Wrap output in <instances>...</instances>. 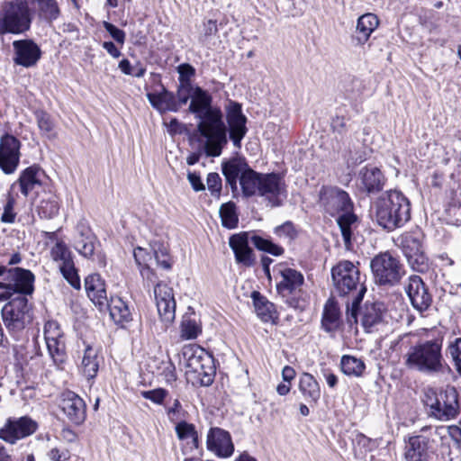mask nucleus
Returning <instances> with one entry per match:
<instances>
[{
	"label": "nucleus",
	"instance_id": "56",
	"mask_svg": "<svg viewBox=\"0 0 461 461\" xmlns=\"http://www.w3.org/2000/svg\"><path fill=\"white\" fill-rule=\"evenodd\" d=\"M50 254L53 260L60 261L61 263L72 258L70 251L63 241H57L52 247Z\"/></svg>",
	"mask_w": 461,
	"mask_h": 461
},
{
	"label": "nucleus",
	"instance_id": "14",
	"mask_svg": "<svg viewBox=\"0 0 461 461\" xmlns=\"http://www.w3.org/2000/svg\"><path fill=\"white\" fill-rule=\"evenodd\" d=\"M226 121L229 127V137L233 146L240 149L241 141L248 132L247 117L242 112L241 104L229 100L225 106Z\"/></svg>",
	"mask_w": 461,
	"mask_h": 461
},
{
	"label": "nucleus",
	"instance_id": "38",
	"mask_svg": "<svg viewBox=\"0 0 461 461\" xmlns=\"http://www.w3.org/2000/svg\"><path fill=\"white\" fill-rule=\"evenodd\" d=\"M340 368L346 375L359 377L364 374L366 365L360 358L344 355L340 360Z\"/></svg>",
	"mask_w": 461,
	"mask_h": 461
},
{
	"label": "nucleus",
	"instance_id": "21",
	"mask_svg": "<svg viewBox=\"0 0 461 461\" xmlns=\"http://www.w3.org/2000/svg\"><path fill=\"white\" fill-rule=\"evenodd\" d=\"M14 56V62L16 65L32 68L34 67L41 57L40 47L32 40H18L13 42Z\"/></svg>",
	"mask_w": 461,
	"mask_h": 461
},
{
	"label": "nucleus",
	"instance_id": "46",
	"mask_svg": "<svg viewBox=\"0 0 461 461\" xmlns=\"http://www.w3.org/2000/svg\"><path fill=\"white\" fill-rule=\"evenodd\" d=\"M399 240L402 250L406 258L422 250L420 238L413 233H404Z\"/></svg>",
	"mask_w": 461,
	"mask_h": 461
},
{
	"label": "nucleus",
	"instance_id": "59",
	"mask_svg": "<svg viewBox=\"0 0 461 461\" xmlns=\"http://www.w3.org/2000/svg\"><path fill=\"white\" fill-rule=\"evenodd\" d=\"M162 366L158 369H161L159 375H161L166 383L171 384L176 380V373L175 365L168 359L167 361L161 362Z\"/></svg>",
	"mask_w": 461,
	"mask_h": 461
},
{
	"label": "nucleus",
	"instance_id": "51",
	"mask_svg": "<svg viewBox=\"0 0 461 461\" xmlns=\"http://www.w3.org/2000/svg\"><path fill=\"white\" fill-rule=\"evenodd\" d=\"M165 411L168 420L172 423L185 420L187 414L178 399H175L171 404L165 406Z\"/></svg>",
	"mask_w": 461,
	"mask_h": 461
},
{
	"label": "nucleus",
	"instance_id": "35",
	"mask_svg": "<svg viewBox=\"0 0 461 461\" xmlns=\"http://www.w3.org/2000/svg\"><path fill=\"white\" fill-rule=\"evenodd\" d=\"M247 168H249V165L240 159H232L222 163V174L232 191L237 190V179H240L242 172Z\"/></svg>",
	"mask_w": 461,
	"mask_h": 461
},
{
	"label": "nucleus",
	"instance_id": "61",
	"mask_svg": "<svg viewBox=\"0 0 461 461\" xmlns=\"http://www.w3.org/2000/svg\"><path fill=\"white\" fill-rule=\"evenodd\" d=\"M447 351L455 361L457 371L461 374V338L456 339L454 343L450 344Z\"/></svg>",
	"mask_w": 461,
	"mask_h": 461
},
{
	"label": "nucleus",
	"instance_id": "54",
	"mask_svg": "<svg viewBox=\"0 0 461 461\" xmlns=\"http://www.w3.org/2000/svg\"><path fill=\"white\" fill-rule=\"evenodd\" d=\"M218 33V26L216 20H207L203 22L199 41L203 44H208L212 36Z\"/></svg>",
	"mask_w": 461,
	"mask_h": 461
},
{
	"label": "nucleus",
	"instance_id": "63",
	"mask_svg": "<svg viewBox=\"0 0 461 461\" xmlns=\"http://www.w3.org/2000/svg\"><path fill=\"white\" fill-rule=\"evenodd\" d=\"M140 275L143 278V285L145 287L149 288L151 285L155 286L157 283H160L154 270L148 266H144L140 269Z\"/></svg>",
	"mask_w": 461,
	"mask_h": 461
},
{
	"label": "nucleus",
	"instance_id": "40",
	"mask_svg": "<svg viewBox=\"0 0 461 461\" xmlns=\"http://www.w3.org/2000/svg\"><path fill=\"white\" fill-rule=\"evenodd\" d=\"M175 424V430L178 439H191L194 447L197 448L199 447V438L195 426L192 423L186 422L185 420H180Z\"/></svg>",
	"mask_w": 461,
	"mask_h": 461
},
{
	"label": "nucleus",
	"instance_id": "26",
	"mask_svg": "<svg viewBox=\"0 0 461 461\" xmlns=\"http://www.w3.org/2000/svg\"><path fill=\"white\" fill-rule=\"evenodd\" d=\"M44 171L37 166H32L24 169L18 179L20 191L24 196L32 192H36L43 185Z\"/></svg>",
	"mask_w": 461,
	"mask_h": 461
},
{
	"label": "nucleus",
	"instance_id": "8",
	"mask_svg": "<svg viewBox=\"0 0 461 461\" xmlns=\"http://www.w3.org/2000/svg\"><path fill=\"white\" fill-rule=\"evenodd\" d=\"M370 267L375 282L380 285L393 286L404 275L402 264L388 251L375 256L370 262Z\"/></svg>",
	"mask_w": 461,
	"mask_h": 461
},
{
	"label": "nucleus",
	"instance_id": "10",
	"mask_svg": "<svg viewBox=\"0 0 461 461\" xmlns=\"http://www.w3.org/2000/svg\"><path fill=\"white\" fill-rule=\"evenodd\" d=\"M8 283L0 282V298L10 299L14 295L25 296L34 290V275L28 269L14 267L7 269Z\"/></svg>",
	"mask_w": 461,
	"mask_h": 461
},
{
	"label": "nucleus",
	"instance_id": "30",
	"mask_svg": "<svg viewBox=\"0 0 461 461\" xmlns=\"http://www.w3.org/2000/svg\"><path fill=\"white\" fill-rule=\"evenodd\" d=\"M162 89L158 93H148L147 98L151 105L158 110L160 113L167 111L177 112L179 105L176 98L172 92L167 91L163 86Z\"/></svg>",
	"mask_w": 461,
	"mask_h": 461
},
{
	"label": "nucleus",
	"instance_id": "42",
	"mask_svg": "<svg viewBox=\"0 0 461 461\" xmlns=\"http://www.w3.org/2000/svg\"><path fill=\"white\" fill-rule=\"evenodd\" d=\"M59 211V199L55 194H50L47 198L41 200L38 205V213L41 218L52 219Z\"/></svg>",
	"mask_w": 461,
	"mask_h": 461
},
{
	"label": "nucleus",
	"instance_id": "29",
	"mask_svg": "<svg viewBox=\"0 0 461 461\" xmlns=\"http://www.w3.org/2000/svg\"><path fill=\"white\" fill-rule=\"evenodd\" d=\"M384 305L381 303H366L360 312L361 324L366 332L383 322Z\"/></svg>",
	"mask_w": 461,
	"mask_h": 461
},
{
	"label": "nucleus",
	"instance_id": "20",
	"mask_svg": "<svg viewBox=\"0 0 461 461\" xmlns=\"http://www.w3.org/2000/svg\"><path fill=\"white\" fill-rule=\"evenodd\" d=\"M59 407L68 420L75 424H82L86 417V406L84 400L74 392L63 393Z\"/></svg>",
	"mask_w": 461,
	"mask_h": 461
},
{
	"label": "nucleus",
	"instance_id": "31",
	"mask_svg": "<svg viewBox=\"0 0 461 461\" xmlns=\"http://www.w3.org/2000/svg\"><path fill=\"white\" fill-rule=\"evenodd\" d=\"M428 439L423 436H413L409 438L405 451L406 461H428Z\"/></svg>",
	"mask_w": 461,
	"mask_h": 461
},
{
	"label": "nucleus",
	"instance_id": "17",
	"mask_svg": "<svg viewBox=\"0 0 461 461\" xmlns=\"http://www.w3.org/2000/svg\"><path fill=\"white\" fill-rule=\"evenodd\" d=\"M154 297L161 321L166 324L171 323L176 316L173 289L165 283H157L154 286Z\"/></svg>",
	"mask_w": 461,
	"mask_h": 461
},
{
	"label": "nucleus",
	"instance_id": "1",
	"mask_svg": "<svg viewBox=\"0 0 461 461\" xmlns=\"http://www.w3.org/2000/svg\"><path fill=\"white\" fill-rule=\"evenodd\" d=\"M211 95L196 86L193 90L189 112L199 119L197 131L206 140L204 150L208 157H219L228 143L227 128L219 107L212 105Z\"/></svg>",
	"mask_w": 461,
	"mask_h": 461
},
{
	"label": "nucleus",
	"instance_id": "50",
	"mask_svg": "<svg viewBox=\"0 0 461 461\" xmlns=\"http://www.w3.org/2000/svg\"><path fill=\"white\" fill-rule=\"evenodd\" d=\"M251 243L261 251L267 252L273 256H281L284 253V249L275 243H273L270 240L264 239L258 235H253L250 238Z\"/></svg>",
	"mask_w": 461,
	"mask_h": 461
},
{
	"label": "nucleus",
	"instance_id": "37",
	"mask_svg": "<svg viewBox=\"0 0 461 461\" xmlns=\"http://www.w3.org/2000/svg\"><path fill=\"white\" fill-rule=\"evenodd\" d=\"M105 307L109 309L111 318L116 323L129 322L131 320L128 305L119 297H112Z\"/></svg>",
	"mask_w": 461,
	"mask_h": 461
},
{
	"label": "nucleus",
	"instance_id": "24",
	"mask_svg": "<svg viewBox=\"0 0 461 461\" xmlns=\"http://www.w3.org/2000/svg\"><path fill=\"white\" fill-rule=\"evenodd\" d=\"M358 180L360 188L372 194L383 189L385 178L377 167L368 165L359 170Z\"/></svg>",
	"mask_w": 461,
	"mask_h": 461
},
{
	"label": "nucleus",
	"instance_id": "36",
	"mask_svg": "<svg viewBox=\"0 0 461 461\" xmlns=\"http://www.w3.org/2000/svg\"><path fill=\"white\" fill-rule=\"evenodd\" d=\"M337 217V222L340 229L345 246L348 249L351 245L352 230L357 223V217L353 212V210H346Z\"/></svg>",
	"mask_w": 461,
	"mask_h": 461
},
{
	"label": "nucleus",
	"instance_id": "12",
	"mask_svg": "<svg viewBox=\"0 0 461 461\" xmlns=\"http://www.w3.org/2000/svg\"><path fill=\"white\" fill-rule=\"evenodd\" d=\"M319 203L324 212L332 217L346 210H353L348 194L336 186H322L319 194Z\"/></svg>",
	"mask_w": 461,
	"mask_h": 461
},
{
	"label": "nucleus",
	"instance_id": "57",
	"mask_svg": "<svg viewBox=\"0 0 461 461\" xmlns=\"http://www.w3.org/2000/svg\"><path fill=\"white\" fill-rule=\"evenodd\" d=\"M207 186L212 195L219 198L221 191V178L218 173H209L207 176Z\"/></svg>",
	"mask_w": 461,
	"mask_h": 461
},
{
	"label": "nucleus",
	"instance_id": "53",
	"mask_svg": "<svg viewBox=\"0 0 461 461\" xmlns=\"http://www.w3.org/2000/svg\"><path fill=\"white\" fill-rule=\"evenodd\" d=\"M411 267L417 272L424 273L429 269V261L423 249L406 258Z\"/></svg>",
	"mask_w": 461,
	"mask_h": 461
},
{
	"label": "nucleus",
	"instance_id": "7",
	"mask_svg": "<svg viewBox=\"0 0 461 461\" xmlns=\"http://www.w3.org/2000/svg\"><path fill=\"white\" fill-rule=\"evenodd\" d=\"M182 356L185 366L203 386H209L213 382L215 366L211 354L196 345H185L182 348Z\"/></svg>",
	"mask_w": 461,
	"mask_h": 461
},
{
	"label": "nucleus",
	"instance_id": "52",
	"mask_svg": "<svg viewBox=\"0 0 461 461\" xmlns=\"http://www.w3.org/2000/svg\"><path fill=\"white\" fill-rule=\"evenodd\" d=\"M440 429H444V426L423 427L420 429V434L418 436H423L426 439H428L429 449L431 448L433 445L437 444L438 441L443 444V441L446 439V435H438Z\"/></svg>",
	"mask_w": 461,
	"mask_h": 461
},
{
	"label": "nucleus",
	"instance_id": "3",
	"mask_svg": "<svg viewBox=\"0 0 461 461\" xmlns=\"http://www.w3.org/2000/svg\"><path fill=\"white\" fill-rule=\"evenodd\" d=\"M242 194L263 197L271 207H279L286 197L285 184L276 173H258L249 167L240 177Z\"/></svg>",
	"mask_w": 461,
	"mask_h": 461
},
{
	"label": "nucleus",
	"instance_id": "13",
	"mask_svg": "<svg viewBox=\"0 0 461 461\" xmlns=\"http://www.w3.org/2000/svg\"><path fill=\"white\" fill-rule=\"evenodd\" d=\"M44 339L53 363L61 367L67 360L66 342L60 325L56 321H48L45 323Z\"/></svg>",
	"mask_w": 461,
	"mask_h": 461
},
{
	"label": "nucleus",
	"instance_id": "44",
	"mask_svg": "<svg viewBox=\"0 0 461 461\" xmlns=\"http://www.w3.org/2000/svg\"><path fill=\"white\" fill-rule=\"evenodd\" d=\"M35 117L41 135L48 139H55L57 132L51 116L44 111H37Z\"/></svg>",
	"mask_w": 461,
	"mask_h": 461
},
{
	"label": "nucleus",
	"instance_id": "6",
	"mask_svg": "<svg viewBox=\"0 0 461 461\" xmlns=\"http://www.w3.org/2000/svg\"><path fill=\"white\" fill-rule=\"evenodd\" d=\"M422 402L429 417L440 421L453 420L460 411L458 393L453 386L438 392L429 388L424 393Z\"/></svg>",
	"mask_w": 461,
	"mask_h": 461
},
{
	"label": "nucleus",
	"instance_id": "62",
	"mask_svg": "<svg viewBox=\"0 0 461 461\" xmlns=\"http://www.w3.org/2000/svg\"><path fill=\"white\" fill-rule=\"evenodd\" d=\"M438 435H446V438L449 437L458 446L461 444V429L456 425L444 426V429L438 430Z\"/></svg>",
	"mask_w": 461,
	"mask_h": 461
},
{
	"label": "nucleus",
	"instance_id": "27",
	"mask_svg": "<svg viewBox=\"0 0 461 461\" xmlns=\"http://www.w3.org/2000/svg\"><path fill=\"white\" fill-rule=\"evenodd\" d=\"M85 287L88 298L102 310L108 305L107 293L104 279L98 274L89 275L85 279Z\"/></svg>",
	"mask_w": 461,
	"mask_h": 461
},
{
	"label": "nucleus",
	"instance_id": "22",
	"mask_svg": "<svg viewBox=\"0 0 461 461\" xmlns=\"http://www.w3.org/2000/svg\"><path fill=\"white\" fill-rule=\"evenodd\" d=\"M229 246L234 253L237 264L245 267H251L255 265L256 258L253 249L249 247L248 232H240L230 236Z\"/></svg>",
	"mask_w": 461,
	"mask_h": 461
},
{
	"label": "nucleus",
	"instance_id": "64",
	"mask_svg": "<svg viewBox=\"0 0 461 461\" xmlns=\"http://www.w3.org/2000/svg\"><path fill=\"white\" fill-rule=\"evenodd\" d=\"M275 233L280 237L285 236L294 240L297 236L296 230L292 221H286L275 229Z\"/></svg>",
	"mask_w": 461,
	"mask_h": 461
},
{
	"label": "nucleus",
	"instance_id": "2",
	"mask_svg": "<svg viewBox=\"0 0 461 461\" xmlns=\"http://www.w3.org/2000/svg\"><path fill=\"white\" fill-rule=\"evenodd\" d=\"M331 278L339 295L352 296L351 303H347V321L350 326L357 323L358 305L366 292V288L361 282L358 267L350 261H341L332 267Z\"/></svg>",
	"mask_w": 461,
	"mask_h": 461
},
{
	"label": "nucleus",
	"instance_id": "39",
	"mask_svg": "<svg viewBox=\"0 0 461 461\" xmlns=\"http://www.w3.org/2000/svg\"><path fill=\"white\" fill-rule=\"evenodd\" d=\"M37 4L39 16L48 22L56 20L60 10L56 0H33Z\"/></svg>",
	"mask_w": 461,
	"mask_h": 461
},
{
	"label": "nucleus",
	"instance_id": "25",
	"mask_svg": "<svg viewBox=\"0 0 461 461\" xmlns=\"http://www.w3.org/2000/svg\"><path fill=\"white\" fill-rule=\"evenodd\" d=\"M77 234L74 240L76 250L86 258H90L95 253V237L89 226L84 221H80L77 225Z\"/></svg>",
	"mask_w": 461,
	"mask_h": 461
},
{
	"label": "nucleus",
	"instance_id": "48",
	"mask_svg": "<svg viewBox=\"0 0 461 461\" xmlns=\"http://www.w3.org/2000/svg\"><path fill=\"white\" fill-rule=\"evenodd\" d=\"M60 272L63 277L68 282V284L75 289H80V278L77 274V270L75 267L73 259L67 260L59 265Z\"/></svg>",
	"mask_w": 461,
	"mask_h": 461
},
{
	"label": "nucleus",
	"instance_id": "49",
	"mask_svg": "<svg viewBox=\"0 0 461 461\" xmlns=\"http://www.w3.org/2000/svg\"><path fill=\"white\" fill-rule=\"evenodd\" d=\"M251 243L261 251L267 252L273 256H281L284 253V249L275 243H273L270 240L264 239L258 235H253L250 238Z\"/></svg>",
	"mask_w": 461,
	"mask_h": 461
},
{
	"label": "nucleus",
	"instance_id": "15",
	"mask_svg": "<svg viewBox=\"0 0 461 461\" xmlns=\"http://www.w3.org/2000/svg\"><path fill=\"white\" fill-rule=\"evenodd\" d=\"M38 429V423L28 416L9 418L0 429V438L15 444L18 440L32 435Z\"/></svg>",
	"mask_w": 461,
	"mask_h": 461
},
{
	"label": "nucleus",
	"instance_id": "23",
	"mask_svg": "<svg viewBox=\"0 0 461 461\" xmlns=\"http://www.w3.org/2000/svg\"><path fill=\"white\" fill-rule=\"evenodd\" d=\"M280 280L276 284L277 293L284 298L295 294L300 292L304 282L303 276L301 272L284 267L278 270Z\"/></svg>",
	"mask_w": 461,
	"mask_h": 461
},
{
	"label": "nucleus",
	"instance_id": "19",
	"mask_svg": "<svg viewBox=\"0 0 461 461\" xmlns=\"http://www.w3.org/2000/svg\"><path fill=\"white\" fill-rule=\"evenodd\" d=\"M19 140L12 135H5L0 140V168L5 174H12L19 164Z\"/></svg>",
	"mask_w": 461,
	"mask_h": 461
},
{
	"label": "nucleus",
	"instance_id": "18",
	"mask_svg": "<svg viewBox=\"0 0 461 461\" xmlns=\"http://www.w3.org/2000/svg\"><path fill=\"white\" fill-rule=\"evenodd\" d=\"M405 291L411 305L420 312L427 311L432 303V295L420 276L413 275L408 279Z\"/></svg>",
	"mask_w": 461,
	"mask_h": 461
},
{
	"label": "nucleus",
	"instance_id": "55",
	"mask_svg": "<svg viewBox=\"0 0 461 461\" xmlns=\"http://www.w3.org/2000/svg\"><path fill=\"white\" fill-rule=\"evenodd\" d=\"M140 395L155 404L163 405L165 399L168 396V391L159 387L153 390L142 391Z\"/></svg>",
	"mask_w": 461,
	"mask_h": 461
},
{
	"label": "nucleus",
	"instance_id": "47",
	"mask_svg": "<svg viewBox=\"0 0 461 461\" xmlns=\"http://www.w3.org/2000/svg\"><path fill=\"white\" fill-rule=\"evenodd\" d=\"M16 199L11 194L7 193L5 195L4 204H3V212L0 217V221L3 223L12 224L15 221L17 212L15 211Z\"/></svg>",
	"mask_w": 461,
	"mask_h": 461
},
{
	"label": "nucleus",
	"instance_id": "4",
	"mask_svg": "<svg viewBox=\"0 0 461 461\" xmlns=\"http://www.w3.org/2000/svg\"><path fill=\"white\" fill-rule=\"evenodd\" d=\"M373 216L387 231L402 228L411 219L410 201L401 192L390 190L374 203Z\"/></svg>",
	"mask_w": 461,
	"mask_h": 461
},
{
	"label": "nucleus",
	"instance_id": "32",
	"mask_svg": "<svg viewBox=\"0 0 461 461\" xmlns=\"http://www.w3.org/2000/svg\"><path fill=\"white\" fill-rule=\"evenodd\" d=\"M299 390L308 402L317 403L321 398V387L314 376L303 373L300 376Z\"/></svg>",
	"mask_w": 461,
	"mask_h": 461
},
{
	"label": "nucleus",
	"instance_id": "41",
	"mask_svg": "<svg viewBox=\"0 0 461 461\" xmlns=\"http://www.w3.org/2000/svg\"><path fill=\"white\" fill-rule=\"evenodd\" d=\"M219 213L223 227L227 229H235L238 226L239 218L236 212V204L233 202H228L221 204Z\"/></svg>",
	"mask_w": 461,
	"mask_h": 461
},
{
	"label": "nucleus",
	"instance_id": "43",
	"mask_svg": "<svg viewBox=\"0 0 461 461\" xmlns=\"http://www.w3.org/2000/svg\"><path fill=\"white\" fill-rule=\"evenodd\" d=\"M321 325L325 331L332 332L339 326V311L333 305H325Z\"/></svg>",
	"mask_w": 461,
	"mask_h": 461
},
{
	"label": "nucleus",
	"instance_id": "28",
	"mask_svg": "<svg viewBox=\"0 0 461 461\" xmlns=\"http://www.w3.org/2000/svg\"><path fill=\"white\" fill-rule=\"evenodd\" d=\"M378 25L379 20L375 14L367 13L361 15L357 19L356 32L352 36L353 44L355 46H363Z\"/></svg>",
	"mask_w": 461,
	"mask_h": 461
},
{
	"label": "nucleus",
	"instance_id": "11",
	"mask_svg": "<svg viewBox=\"0 0 461 461\" xmlns=\"http://www.w3.org/2000/svg\"><path fill=\"white\" fill-rule=\"evenodd\" d=\"M30 306L25 296H16L7 303L2 309L4 323L14 337H18L30 321Z\"/></svg>",
	"mask_w": 461,
	"mask_h": 461
},
{
	"label": "nucleus",
	"instance_id": "9",
	"mask_svg": "<svg viewBox=\"0 0 461 461\" xmlns=\"http://www.w3.org/2000/svg\"><path fill=\"white\" fill-rule=\"evenodd\" d=\"M32 14L27 0H5L2 4L1 15L6 18L11 33L27 32L31 27Z\"/></svg>",
	"mask_w": 461,
	"mask_h": 461
},
{
	"label": "nucleus",
	"instance_id": "5",
	"mask_svg": "<svg viewBox=\"0 0 461 461\" xmlns=\"http://www.w3.org/2000/svg\"><path fill=\"white\" fill-rule=\"evenodd\" d=\"M442 343V338H436L411 347L403 356L405 366L424 373L439 371L443 366Z\"/></svg>",
	"mask_w": 461,
	"mask_h": 461
},
{
	"label": "nucleus",
	"instance_id": "45",
	"mask_svg": "<svg viewBox=\"0 0 461 461\" xmlns=\"http://www.w3.org/2000/svg\"><path fill=\"white\" fill-rule=\"evenodd\" d=\"M202 332L200 323L191 316H184L180 325V336L183 339H194Z\"/></svg>",
	"mask_w": 461,
	"mask_h": 461
},
{
	"label": "nucleus",
	"instance_id": "60",
	"mask_svg": "<svg viewBox=\"0 0 461 461\" xmlns=\"http://www.w3.org/2000/svg\"><path fill=\"white\" fill-rule=\"evenodd\" d=\"M103 26L117 43H119L121 46L124 44L126 34L122 30L117 28L115 25L106 21L103 22Z\"/></svg>",
	"mask_w": 461,
	"mask_h": 461
},
{
	"label": "nucleus",
	"instance_id": "58",
	"mask_svg": "<svg viewBox=\"0 0 461 461\" xmlns=\"http://www.w3.org/2000/svg\"><path fill=\"white\" fill-rule=\"evenodd\" d=\"M180 85L192 86L190 78L194 76L195 69L188 63H183L177 67Z\"/></svg>",
	"mask_w": 461,
	"mask_h": 461
},
{
	"label": "nucleus",
	"instance_id": "33",
	"mask_svg": "<svg viewBox=\"0 0 461 461\" xmlns=\"http://www.w3.org/2000/svg\"><path fill=\"white\" fill-rule=\"evenodd\" d=\"M255 312L257 315L265 322L274 321L277 318L274 303L269 302L259 292L253 291L251 294Z\"/></svg>",
	"mask_w": 461,
	"mask_h": 461
},
{
	"label": "nucleus",
	"instance_id": "34",
	"mask_svg": "<svg viewBox=\"0 0 461 461\" xmlns=\"http://www.w3.org/2000/svg\"><path fill=\"white\" fill-rule=\"evenodd\" d=\"M100 357L98 350L91 346L85 348L83 358L81 361L80 370L82 374L88 379H94L99 370Z\"/></svg>",
	"mask_w": 461,
	"mask_h": 461
},
{
	"label": "nucleus",
	"instance_id": "16",
	"mask_svg": "<svg viewBox=\"0 0 461 461\" xmlns=\"http://www.w3.org/2000/svg\"><path fill=\"white\" fill-rule=\"evenodd\" d=\"M206 447L208 451L221 458H227L234 452V444L229 431L212 427L206 436Z\"/></svg>",
	"mask_w": 461,
	"mask_h": 461
}]
</instances>
